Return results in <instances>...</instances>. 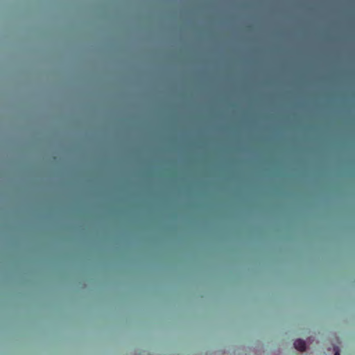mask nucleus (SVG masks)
<instances>
[{
	"label": "nucleus",
	"instance_id": "nucleus-1",
	"mask_svg": "<svg viewBox=\"0 0 355 355\" xmlns=\"http://www.w3.org/2000/svg\"><path fill=\"white\" fill-rule=\"evenodd\" d=\"M294 347L295 348L300 352H304L306 351V342L302 340V339H297L295 342H294Z\"/></svg>",
	"mask_w": 355,
	"mask_h": 355
},
{
	"label": "nucleus",
	"instance_id": "nucleus-2",
	"mask_svg": "<svg viewBox=\"0 0 355 355\" xmlns=\"http://www.w3.org/2000/svg\"><path fill=\"white\" fill-rule=\"evenodd\" d=\"M334 355H340L339 352L337 351L335 352V354Z\"/></svg>",
	"mask_w": 355,
	"mask_h": 355
},
{
	"label": "nucleus",
	"instance_id": "nucleus-3",
	"mask_svg": "<svg viewBox=\"0 0 355 355\" xmlns=\"http://www.w3.org/2000/svg\"><path fill=\"white\" fill-rule=\"evenodd\" d=\"M331 89H334L335 88H334V87H332Z\"/></svg>",
	"mask_w": 355,
	"mask_h": 355
}]
</instances>
